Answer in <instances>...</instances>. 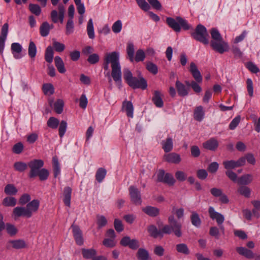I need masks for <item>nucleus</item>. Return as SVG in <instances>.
I'll return each instance as SVG.
<instances>
[{
	"instance_id": "nucleus-1",
	"label": "nucleus",
	"mask_w": 260,
	"mask_h": 260,
	"mask_svg": "<svg viewBox=\"0 0 260 260\" xmlns=\"http://www.w3.org/2000/svg\"><path fill=\"white\" fill-rule=\"evenodd\" d=\"M168 222L169 224L165 225L160 230H158L153 224L148 226L147 231L150 236L153 238H162L164 234L170 235L173 233L177 237H181L182 235V223L177 221L172 215L169 216Z\"/></svg>"
},
{
	"instance_id": "nucleus-2",
	"label": "nucleus",
	"mask_w": 260,
	"mask_h": 260,
	"mask_svg": "<svg viewBox=\"0 0 260 260\" xmlns=\"http://www.w3.org/2000/svg\"><path fill=\"white\" fill-rule=\"evenodd\" d=\"M44 162L42 159H34L28 162V166L30 169L28 177L34 178L39 177L41 181H45L48 178L49 172L45 168H42Z\"/></svg>"
},
{
	"instance_id": "nucleus-3",
	"label": "nucleus",
	"mask_w": 260,
	"mask_h": 260,
	"mask_svg": "<svg viewBox=\"0 0 260 260\" xmlns=\"http://www.w3.org/2000/svg\"><path fill=\"white\" fill-rule=\"evenodd\" d=\"M105 59L108 60L109 62L111 63V76L113 80L118 84H121L122 82L121 71L119 53L114 51L108 53L105 56Z\"/></svg>"
},
{
	"instance_id": "nucleus-4",
	"label": "nucleus",
	"mask_w": 260,
	"mask_h": 260,
	"mask_svg": "<svg viewBox=\"0 0 260 260\" xmlns=\"http://www.w3.org/2000/svg\"><path fill=\"white\" fill-rule=\"evenodd\" d=\"M40 206V202L38 200H33L29 202L25 207H17L13 210V215L14 218L16 219L21 216L30 218L34 213L38 211Z\"/></svg>"
},
{
	"instance_id": "nucleus-5",
	"label": "nucleus",
	"mask_w": 260,
	"mask_h": 260,
	"mask_svg": "<svg viewBox=\"0 0 260 260\" xmlns=\"http://www.w3.org/2000/svg\"><path fill=\"white\" fill-rule=\"evenodd\" d=\"M166 23L168 26L176 32H179L181 28L184 30H187L191 28L185 19L180 16H177L175 19L172 17L166 18Z\"/></svg>"
},
{
	"instance_id": "nucleus-6",
	"label": "nucleus",
	"mask_w": 260,
	"mask_h": 260,
	"mask_svg": "<svg viewBox=\"0 0 260 260\" xmlns=\"http://www.w3.org/2000/svg\"><path fill=\"white\" fill-rule=\"evenodd\" d=\"M191 36L196 40L207 45L209 43L208 34L206 28L202 24L197 26L194 31L191 33Z\"/></svg>"
},
{
	"instance_id": "nucleus-7",
	"label": "nucleus",
	"mask_w": 260,
	"mask_h": 260,
	"mask_svg": "<svg viewBox=\"0 0 260 260\" xmlns=\"http://www.w3.org/2000/svg\"><path fill=\"white\" fill-rule=\"evenodd\" d=\"M209 216L213 219L216 221L217 223L219 226L220 230L222 233H224V228L222 225L224 221V216L220 213L215 211L214 208L212 207H210L208 210Z\"/></svg>"
},
{
	"instance_id": "nucleus-8",
	"label": "nucleus",
	"mask_w": 260,
	"mask_h": 260,
	"mask_svg": "<svg viewBox=\"0 0 260 260\" xmlns=\"http://www.w3.org/2000/svg\"><path fill=\"white\" fill-rule=\"evenodd\" d=\"M210 45L214 50L220 54L228 50L229 45L223 39L221 41H211Z\"/></svg>"
},
{
	"instance_id": "nucleus-9",
	"label": "nucleus",
	"mask_w": 260,
	"mask_h": 260,
	"mask_svg": "<svg viewBox=\"0 0 260 260\" xmlns=\"http://www.w3.org/2000/svg\"><path fill=\"white\" fill-rule=\"evenodd\" d=\"M120 244L124 247L128 246L133 250H136L140 246L139 242L137 239H131L128 236L123 237L121 239Z\"/></svg>"
},
{
	"instance_id": "nucleus-10",
	"label": "nucleus",
	"mask_w": 260,
	"mask_h": 260,
	"mask_svg": "<svg viewBox=\"0 0 260 260\" xmlns=\"http://www.w3.org/2000/svg\"><path fill=\"white\" fill-rule=\"evenodd\" d=\"M129 192L131 201L137 205H140L142 203L141 196L139 190L134 186L129 187Z\"/></svg>"
},
{
	"instance_id": "nucleus-11",
	"label": "nucleus",
	"mask_w": 260,
	"mask_h": 260,
	"mask_svg": "<svg viewBox=\"0 0 260 260\" xmlns=\"http://www.w3.org/2000/svg\"><path fill=\"white\" fill-rule=\"evenodd\" d=\"M128 85L133 89L140 88L144 90L147 87V83L143 77H140L139 79L134 77Z\"/></svg>"
},
{
	"instance_id": "nucleus-12",
	"label": "nucleus",
	"mask_w": 260,
	"mask_h": 260,
	"mask_svg": "<svg viewBox=\"0 0 260 260\" xmlns=\"http://www.w3.org/2000/svg\"><path fill=\"white\" fill-rule=\"evenodd\" d=\"M223 165L226 170L233 169L235 168L244 166V159L239 158L237 161L234 160H225L223 162Z\"/></svg>"
},
{
	"instance_id": "nucleus-13",
	"label": "nucleus",
	"mask_w": 260,
	"mask_h": 260,
	"mask_svg": "<svg viewBox=\"0 0 260 260\" xmlns=\"http://www.w3.org/2000/svg\"><path fill=\"white\" fill-rule=\"evenodd\" d=\"M73 230V236L77 245L81 246L84 243V240L82 236V231L79 227L73 224L71 226Z\"/></svg>"
},
{
	"instance_id": "nucleus-14",
	"label": "nucleus",
	"mask_w": 260,
	"mask_h": 260,
	"mask_svg": "<svg viewBox=\"0 0 260 260\" xmlns=\"http://www.w3.org/2000/svg\"><path fill=\"white\" fill-rule=\"evenodd\" d=\"M9 24L5 23L1 29L0 35V54H2L5 47V42L8 32Z\"/></svg>"
},
{
	"instance_id": "nucleus-15",
	"label": "nucleus",
	"mask_w": 260,
	"mask_h": 260,
	"mask_svg": "<svg viewBox=\"0 0 260 260\" xmlns=\"http://www.w3.org/2000/svg\"><path fill=\"white\" fill-rule=\"evenodd\" d=\"M189 71L191 74L194 81L198 83H201L203 78L200 71L198 70L197 65L193 62H191L190 64Z\"/></svg>"
},
{
	"instance_id": "nucleus-16",
	"label": "nucleus",
	"mask_w": 260,
	"mask_h": 260,
	"mask_svg": "<svg viewBox=\"0 0 260 260\" xmlns=\"http://www.w3.org/2000/svg\"><path fill=\"white\" fill-rule=\"evenodd\" d=\"M236 251L240 255L247 259L254 258V253L251 250L244 247H238L236 248Z\"/></svg>"
},
{
	"instance_id": "nucleus-17",
	"label": "nucleus",
	"mask_w": 260,
	"mask_h": 260,
	"mask_svg": "<svg viewBox=\"0 0 260 260\" xmlns=\"http://www.w3.org/2000/svg\"><path fill=\"white\" fill-rule=\"evenodd\" d=\"M164 158L168 162L175 164H179L181 160L180 155L175 152L165 154Z\"/></svg>"
},
{
	"instance_id": "nucleus-18",
	"label": "nucleus",
	"mask_w": 260,
	"mask_h": 260,
	"mask_svg": "<svg viewBox=\"0 0 260 260\" xmlns=\"http://www.w3.org/2000/svg\"><path fill=\"white\" fill-rule=\"evenodd\" d=\"M203 146L205 149L211 151H215L218 146V142L215 138H211L209 140L205 142L203 144Z\"/></svg>"
},
{
	"instance_id": "nucleus-19",
	"label": "nucleus",
	"mask_w": 260,
	"mask_h": 260,
	"mask_svg": "<svg viewBox=\"0 0 260 260\" xmlns=\"http://www.w3.org/2000/svg\"><path fill=\"white\" fill-rule=\"evenodd\" d=\"M22 49L21 45L18 43H13L11 45V51L16 59H20L22 57V56L21 54Z\"/></svg>"
},
{
	"instance_id": "nucleus-20",
	"label": "nucleus",
	"mask_w": 260,
	"mask_h": 260,
	"mask_svg": "<svg viewBox=\"0 0 260 260\" xmlns=\"http://www.w3.org/2000/svg\"><path fill=\"white\" fill-rule=\"evenodd\" d=\"M142 211L148 216L154 217L159 214V209L156 207L147 206L142 208Z\"/></svg>"
},
{
	"instance_id": "nucleus-21",
	"label": "nucleus",
	"mask_w": 260,
	"mask_h": 260,
	"mask_svg": "<svg viewBox=\"0 0 260 260\" xmlns=\"http://www.w3.org/2000/svg\"><path fill=\"white\" fill-rule=\"evenodd\" d=\"M175 85L179 95L184 97L188 95V89L183 83L177 80Z\"/></svg>"
},
{
	"instance_id": "nucleus-22",
	"label": "nucleus",
	"mask_w": 260,
	"mask_h": 260,
	"mask_svg": "<svg viewBox=\"0 0 260 260\" xmlns=\"http://www.w3.org/2000/svg\"><path fill=\"white\" fill-rule=\"evenodd\" d=\"M81 252L83 258L87 259H92V260H93V258L97 253L96 250L93 248H82L81 249Z\"/></svg>"
},
{
	"instance_id": "nucleus-23",
	"label": "nucleus",
	"mask_w": 260,
	"mask_h": 260,
	"mask_svg": "<svg viewBox=\"0 0 260 260\" xmlns=\"http://www.w3.org/2000/svg\"><path fill=\"white\" fill-rule=\"evenodd\" d=\"M152 100L154 105L158 108H161L164 106V102L161 98L160 92L158 90H155L154 92V95L152 97Z\"/></svg>"
},
{
	"instance_id": "nucleus-24",
	"label": "nucleus",
	"mask_w": 260,
	"mask_h": 260,
	"mask_svg": "<svg viewBox=\"0 0 260 260\" xmlns=\"http://www.w3.org/2000/svg\"><path fill=\"white\" fill-rule=\"evenodd\" d=\"M71 193L72 189L70 187L67 186L64 188L63 202L68 207H70L71 205Z\"/></svg>"
},
{
	"instance_id": "nucleus-25",
	"label": "nucleus",
	"mask_w": 260,
	"mask_h": 260,
	"mask_svg": "<svg viewBox=\"0 0 260 260\" xmlns=\"http://www.w3.org/2000/svg\"><path fill=\"white\" fill-rule=\"evenodd\" d=\"M52 167L53 176L56 178L60 173V167L57 156H53L52 158Z\"/></svg>"
},
{
	"instance_id": "nucleus-26",
	"label": "nucleus",
	"mask_w": 260,
	"mask_h": 260,
	"mask_svg": "<svg viewBox=\"0 0 260 260\" xmlns=\"http://www.w3.org/2000/svg\"><path fill=\"white\" fill-rule=\"evenodd\" d=\"M54 62L58 71L61 74L64 73L66 70L64 68V62L61 58L58 56H55L54 58Z\"/></svg>"
},
{
	"instance_id": "nucleus-27",
	"label": "nucleus",
	"mask_w": 260,
	"mask_h": 260,
	"mask_svg": "<svg viewBox=\"0 0 260 260\" xmlns=\"http://www.w3.org/2000/svg\"><path fill=\"white\" fill-rule=\"evenodd\" d=\"M136 256L139 260H149L150 256L148 250L145 248H140L138 249Z\"/></svg>"
},
{
	"instance_id": "nucleus-28",
	"label": "nucleus",
	"mask_w": 260,
	"mask_h": 260,
	"mask_svg": "<svg viewBox=\"0 0 260 260\" xmlns=\"http://www.w3.org/2000/svg\"><path fill=\"white\" fill-rule=\"evenodd\" d=\"M161 144L162 148L165 152H169L173 149V140L170 137L167 138L166 141H162Z\"/></svg>"
},
{
	"instance_id": "nucleus-29",
	"label": "nucleus",
	"mask_w": 260,
	"mask_h": 260,
	"mask_svg": "<svg viewBox=\"0 0 260 260\" xmlns=\"http://www.w3.org/2000/svg\"><path fill=\"white\" fill-rule=\"evenodd\" d=\"M204 114L203 107L201 106H198L194 111V118L198 121H201L203 120Z\"/></svg>"
},
{
	"instance_id": "nucleus-30",
	"label": "nucleus",
	"mask_w": 260,
	"mask_h": 260,
	"mask_svg": "<svg viewBox=\"0 0 260 260\" xmlns=\"http://www.w3.org/2000/svg\"><path fill=\"white\" fill-rule=\"evenodd\" d=\"M127 58L131 62L134 61L135 47L132 43H128L126 47Z\"/></svg>"
},
{
	"instance_id": "nucleus-31",
	"label": "nucleus",
	"mask_w": 260,
	"mask_h": 260,
	"mask_svg": "<svg viewBox=\"0 0 260 260\" xmlns=\"http://www.w3.org/2000/svg\"><path fill=\"white\" fill-rule=\"evenodd\" d=\"M50 26L48 22H44L41 25L40 27V35L42 37H46L47 36L50 32Z\"/></svg>"
},
{
	"instance_id": "nucleus-32",
	"label": "nucleus",
	"mask_w": 260,
	"mask_h": 260,
	"mask_svg": "<svg viewBox=\"0 0 260 260\" xmlns=\"http://www.w3.org/2000/svg\"><path fill=\"white\" fill-rule=\"evenodd\" d=\"M123 108L125 109L126 115L129 117H133L134 107L131 102H124L123 103Z\"/></svg>"
},
{
	"instance_id": "nucleus-33",
	"label": "nucleus",
	"mask_w": 260,
	"mask_h": 260,
	"mask_svg": "<svg viewBox=\"0 0 260 260\" xmlns=\"http://www.w3.org/2000/svg\"><path fill=\"white\" fill-rule=\"evenodd\" d=\"M12 245V247L16 249H22L26 246L25 242L23 240H10L9 242Z\"/></svg>"
},
{
	"instance_id": "nucleus-34",
	"label": "nucleus",
	"mask_w": 260,
	"mask_h": 260,
	"mask_svg": "<svg viewBox=\"0 0 260 260\" xmlns=\"http://www.w3.org/2000/svg\"><path fill=\"white\" fill-rule=\"evenodd\" d=\"M252 176L250 174H246L241 176L237 180L240 185H247L252 181Z\"/></svg>"
},
{
	"instance_id": "nucleus-35",
	"label": "nucleus",
	"mask_w": 260,
	"mask_h": 260,
	"mask_svg": "<svg viewBox=\"0 0 260 260\" xmlns=\"http://www.w3.org/2000/svg\"><path fill=\"white\" fill-rule=\"evenodd\" d=\"M51 18L52 21L54 23H57L59 20L61 23L63 22V18H64V14H58L56 10H52L51 13Z\"/></svg>"
},
{
	"instance_id": "nucleus-36",
	"label": "nucleus",
	"mask_w": 260,
	"mask_h": 260,
	"mask_svg": "<svg viewBox=\"0 0 260 260\" xmlns=\"http://www.w3.org/2000/svg\"><path fill=\"white\" fill-rule=\"evenodd\" d=\"M177 251L180 253L185 255H188L190 253V251L187 245L184 243L177 244L176 246Z\"/></svg>"
},
{
	"instance_id": "nucleus-37",
	"label": "nucleus",
	"mask_w": 260,
	"mask_h": 260,
	"mask_svg": "<svg viewBox=\"0 0 260 260\" xmlns=\"http://www.w3.org/2000/svg\"><path fill=\"white\" fill-rule=\"evenodd\" d=\"M107 173V171L103 168H100L98 169L96 174L95 178L98 182H101L105 178Z\"/></svg>"
},
{
	"instance_id": "nucleus-38",
	"label": "nucleus",
	"mask_w": 260,
	"mask_h": 260,
	"mask_svg": "<svg viewBox=\"0 0 260 260\" xmlns=\"http://www.w3.org/2000/svg\"><path fill=\"white\" fill-rule=\"evenodd\" d=\"M16 203V199L12 197H7L3 201V205L6 207H14Z\"/></svg>"
},
{
	"instance_id": "nucleus-39",
	"label": "nucleus",
	"mask_w": 260,
	"mask_h": 260,
	"mask_svg": "<svg viewBox=\"0 0 260 260\" xmlns=\"http://www.w3.org/2000/svg\"><path fill=\"white\" fill-rule=\"evenodd\" d=\"M87 32L88 37L91 39L94 38V32L92 19L90 18L87 23Z\"/></svg>"
},
{
	"instance_id": "nucleus-40",
	"label": "nucleus",
	"mask_w": 260,
	"mask_h": 260,
	"mask_svg": "<svg viewBox=\"0 0 260 260\" xmlns=\"http://www.w3.org/2000/svg\"><path fill=\"white\" fill-rule=\"evenodd\" d=\"M4 191L8 195L13 196L17 193L18 190L13 184H8L5 186Z\"/></svg>"
},
{
	"instance_id": "nucleus-41",
	"label": "nucleus",
	"mask_w": 260,
	"mask_h": 260,
	"mask_svg": "<svg viewBox=\"0 0 260 260\" xmlns=\"http://www.w3.org/2000/svg\"><path fill=\"white\" fill-rule=\"evenodd\" d=\"M45 59L49 63H51L53 59V51L51 46H48L45 50Z\"/></svg>"
},
{
	"instance_id": "nucleus-42",
	"label": "nucleus",
	"mask_w": 260,
	"mask_h": 260,
	"mask_svg": "<svg viewBox=\"0 0 260 260\" xmlns=\"http://www.w3.org/2000/svg\"><path fill=\"white\" fill-rule=\"evenodd\" d=\"M28 166V163L26 164L25 162L22 161H17L14 164V168L15 170L22 172L25 171Z\"/></svg>"
},
{
	"instance_id": "nucleus-43",
	"label": "nucleus",
	"mask_w": 260,
	"mask_h": 260,
	"mask_svg": "<svg viewBox=\"0 0 260 260\" xmlns=\"http://www.w3.org/2000/svg\"><path fill=\"white\" fill-rule=\"evenodd\" d=\"M191 223L194 226L198 228L201 225V220L199 215L196 212H192L190 216Z\"/></svg>"
},
{
	"instance_id": "nucleus-44",
	"label": "nucleus",
	"mask_w": 260,
	"mask_h": 260,
	"mask_svg": "<svg viewBox=\"0 0 260 260\" xmlns=\"http://www.w3.org/2000/svg\"><path fill=\"white\" fill-rule=\"evenodd\" d=\"M64 102L61 99H58L54 104V109L57 114H61L63 111Z\"/></svg>"
},
{
	"instance_id": "nucleus-45",
	"label": "nucleus",
	"mask_w": 260,
	"mask_h": 260,
	"mask_svg": "<svg viewBox=\"0 0 260 260\" xmlns=\"http://www.w3.org/2000/svg\"><path fill=\"white\" fill-rule=\"evenodd\" d=\"M238 192L246 198H249L250 196L251 190L246 186H241L238 189Z\"/></svg>"
},
{
	"instance_id": "nucleus-46",
	"label": "nucleus",
	"mask_w": 260,
	"mask_h": 260,
	"mask_svg": "<svg viewBox=\"0 0 260 260\" xmlns=\"http://www.w3.org/2000/svg\"><path fill=\"white\" fill-rule=\"evenodd\" d=\"M28 55L30 58H34L37 53V48L34 42L30 41L29 44L28 49Z\"/></svg>"
},
{
	"instance_id": "nucleus-47",
	"label": "nucleus",
	"mask_w": 260,
	"mask_h": 260,
	"mask_svg": "<svg viewBox=\"0 0 260 260\" xmlns=\"http://www.w3.org/2000/svg\"><path fill=\"white\" fill-rule=\"evenodd\" d=\"M5 229H6L8 234L11 236L15 235L18 232V230L15 225L10 223H7L5 225Z\"/></svg>"
},
{
	"instance_id": "nucleus-48",
	"label": "nucleus",
	"mask_w": 260,
	"mask_h": 260,
	"mask_svg": "<svg viewBox=\"0 0 260 260\" xmlns=\"http://www.w3.org/2000/svg\"><path fill=\"white\" fill-rule=\"evenodd\" d=\"M59 123V120L54 117H50L47 121L48 126L53 129L56 128L58 127Z\"/></svg>"
},
{
	"instance_id": "nucleus-49",
	"label": "nucleus",
	"mask_w": 260,
	"mask_h": 260,
	"mask_svg": "<svg viewBox=\"0 0 260 260\" xmlns=\"http://www.w3.org/2000/svg\"><path fill=\"white\" fill-rule=\"evenodd\" d=\"M212 41H221L223 39L219 31L215 28H213L210 31Z\"/></svg>"
},
{
	"instance_id": "nucleus-50",
	"label": "nucleus",
	"mask_w": 260,
	"mask_h": 260,
	"mask_svg": "<svg viewBox=\"0 0 260 260\" xmlns=\"http://www.w3.org/2000/svg\"><path fill=\"white\" fill-rule=\"evenodd\" d=\"M123 78L128 85L134 77L133 76L131 71L126 68L123 70Z\"/></svg>"
},
{
	"instance_id": "nucleus-51",
	"label": "nucleus",
	"mask_w": 260,
	"mask_h": 260,
	"mask_svg": "<svg viewBox=\"0 0 260 260\" xmlns=\"http://www.w3.org/2000/svg\"><path fill=\"white\" fill-rule=\"evenodd\" d=\"M29 9L32 14L36 16H39L41 12L40 7L37 4H30L29 5Z\"/></svg>"
},
{
	"instance_id": "nucleus-52",
	"label": "nucleus",
	"mask_w": 260,
	"mask_h": 260,
	"mask_svg": "<svg viewBox=\"0 0 260 260\" xmlns=\"http://www.w3.org/2000/svg\"><path fill=\"white\" fill-rule=\"evenodd\" d=\"M240 158H243L244 159V165L246 164V160L247 161V162L252 165H255L256 160L254 157V155L253 154L251 153H248L245 155L244 156L241 157Z\"/></svg>"
},
{
	"instance_id": "nucleus-53",
	"label": "nucleus",
	"mask_w": 260,
	"mask_h": 260,
	"mask_svg": "<svg viewBox=\"0 0 260 260\" xmlns=\"http://www.w3.org/2000/svg\"><path fill=\"white\" fill-rule=\"evenodd\" d=\"M146 69L149 72L154 75H156L158 72V68L157 66L150 61L147 62Z\"/></svg>"
},
{
	"instance_id": "nucleus-54",
	"label": "nucleus",
	"mask_w": 260,
	"mask_h": 260,
	"mask_svg": "<svg viewBox=\"0 0 260 260\" xmlns=\"http://www.w3.org/2000/svg\"><path fill=\"white\" fill-rule=\"evenodd\" d=\"M96 220V223L98 226V228L99 229L105 226L107 223V220L106 217L103 215H97Z\"/></svg>"
},
{
	"instance_id": "nucleus-55",
	"label": "nucleus",
	"mask_w": 260,
	"mask_h": 260,
	"mask_svg": "<svg viewBox=\"0 0 260 260\" xmlns=\"http://www.w3.org/2000/svg\"><path fill=\"white\" fill-rule=\"evenodd\" d=\"M145 58V54L142 49H139L137 51L135 57H134V60L136 62L142 61L144 60Z\"/></svg>"
},
{
	"instance_id": "nucleus-56",
	"label": "nucleus",
	"mask_w": 260,
	"mask_h": 260,
	"mask_svg": "<svg viewBox=\"0 0 260 260\" xmlns=\"http://www.w3.org/2000/svg\"><path fill=\"white\" fill-rule=\"evenodd\" d=\"M175 182V179L173 176L170 173H166L164 179V183L168 184L169 185L172 186L174 184Z\"/></svg>"
},
{
	"instance_id": "nucleus-57",
	"label": "nucleus",
	"mask_w": 260,
	"mask_h": 260,
	"mask_svg": "<svg viewBox=\"0 0 260 260\" xmlns=\"http://www.w3.org/2000/svg\"><path fill=\"white\" fill-rule=\"evenodd\" d=\"M43 90L45 94L48 93L52 94L54 92L53 85L50 83L44 84L43 86Z\"/></svg>"
},
{
	"instance_id": "nucleus-58",
	"label": "nucleus",
	"mask_w": 260,
	"mask_h": 260,
	"mask_svg": "<svg viewBox=\"0 0 260 260\" xmlns=\"http://www.w3.org/2000/svg\"><path fill=\"white\" fill-rule=\"evenodd\" d=\"M139 7L144 11H148L150 9V5L145 0H136Z\"/></svg>"
},
{
	"instance_id": "nucleus-59",
	"label": "nucleus",
	"mask_w": 260,
	"mask_h": 260,
	"mask_svg": "<svg viewBox=\"0 0 260 260\" xmlns=\"http://www.w3.org/2000/svg\"><path fill=\"white\" fill-rule=\"evenodd\" d=\"M53 46L55 50L58 52L63 51L65 48L63 44L58 42L54 39H53Z\"/></svg>"
},
{
	"instance_id": "nucleus-60",
	"label": "nucleus",
	"mask_w": 260,
	"mask_h": 260,
	"mask_svg": "<svg viewBox=\"0 0 260 260\" xmlns=\"http://www.w3.org/2000/svg\"><path fill=\"white\" fill-rule=\"evenodd\" d=\"M122 29V22L121 20H118L115 22L112 26V31L116 34L119 33L121 31Z\"/></svg>"
},
{
	"instance_id": "nucleus-61",
	"label": "nucleus",
	"mask_w": 260,
	"mask_h": 260,
	"mask_svg": "<svg viewBox=\"0 0 260 260\" xmlns=\"http://www.w3.org/2000/svg\"><path fill=\"white\" fill-rule=\"evenodd\" d=\"M67 123L66 121L62 120L60 123L59 126V135L60 137H62L67 130Z\"/></svg>"
},
{
	"instance_id": "nucleus-62",
	"label": "nucleus",
	"mask_w": 260,
	"mask_h": 260,
	"mask_svg": "<svg viewBox=\"0 0 260 260\" xmlns=\"http://www.w3.org/2000/svg\"><path fill=\"white\" fill-rule=\"evenodd\" d=\"M74 22L73 19H69L66 25V34L70 35L74 31Z\"/></svg>"
},
{
	"instance_id": "nucleus-63",
	"label": "nucleus",
	"mask_w": 260,
	"mask_h": 260,
	"mask_svg": "<svg viewBox=\"0 0 260 260\" xmlns=\"http://www.w3.org/2000/svg\"><path fill=\"white\" fill-rule=\"evenodd\" d=\"M103 244L107 247L112 248L115 246L116 242L114 240V239L107 238V239H105L103 240Z\"/></svg>"
},
{
	"instance_id": "nucleus-64",
	"label": "nucleus",
	"mask_w": 260,
	"mask_h": 260,
	"mask_svg": "<svg viewBox=\"0 0 260 260\" xmlns=\"http://www.w3.org/2000/svg\"><path fill=\"white\" fill-rule=\"evenodd\" d=\"M100 59L99 56L96 53L90 54L87 58V61L90 64H95L98 62Z\"/></svg>"
}]
</instances>
